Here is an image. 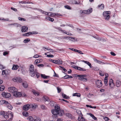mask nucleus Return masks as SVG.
Listing matches in <instances>:
<instances>
[{
	"label": "nucleus",
	"instance_id": "f257e3e1",
	"mask_svg": "<svg viewBox=\"0 0 121 121\" xmlns=\"http://www.w3.org/2000/svg\"><path fill=\"white\" fill-rule=\"evenodd\" d=\"M54 109L52 110V112L55 118L57 117L58 115L60 116H63L64 113L63 110L60 109L59 106L58 105H55Z\"/></svg>",
	"mask_w": 121,
	"mask_h": 121
},
{
	"label": "nucleus",
	"instance_id": "f03ea898",
	"mask_svg": "<svg viewBox=\"0 0 121 121\" xmlns=\"http://www.w3.org/2000/svg\"><path fill=\"white\" fill-rule=\"evenodd\" d=\"M8 90L9 92H11L13 94V96L16 97L17 96L16 95H17L18 92H17V89L13 86L9 88Z\"/></svg>",
	"mask_w": 121,
	"mask_h": 121
},
{
	"label": "nucleus",
	"instance_id": "7ed1b4c3",
	"mask_svg": "<svg viewBox=\"0 0 121 121\" xmlns=\"http://www.w3.org/2000/svg\"><path fill=\"white\" fill-rule=\"evenodd\" d=\"M74 75V76L75 77H78V79L81 81L86 82L87 80V78H85L87 76L86 75L82 74L78 75L77 74H75Z\"/></svg>",
	"mask_w": 121,
	"mask_h": 121
},
{
	"label": "nucleus",
	"instance_id": "20e7f679",
	"mask_svg": "<svg viewBox=\"0 0 121 121\" xmlns=\"http://www.w3.org/2000/svg\"><path fill=\"white\" fill-rule=\"evenodd\" d=\"M37 71L36 69L34 70V66L33 65H30L29 69V73L31 76H34L35 75V73Z\"/></svg>",
	"mask_w": 121,
	"mask_h": 121
},
{
	"label": "nucleus",
	"instance_id": "39448f33",
	"mask_svg": "<svg viewBox=\"0 0 121 121\" xmlns=\"http://www.w3.org/2000/svg\"><path fill=\"white\" fill-rule=\"evenodd\" d=\"M76 112L79 115L78 118V121H86V120L83 117V115L80 111L77 110Z\"/></svg>",
	"mask_w": 121,
	"mask_h": 121
},
{
	"label": "nucleus",
	"instance_id": "423d86ee",
	"mask_svg": "<svg viewBox=\"0 0 121 121\" xmlns=\"http://www.w3.org/2000/svg\"><path fill=\"white\" fill-rule=\"evenodd\" d=\"M110 13V12L109 11H104L103 12V15L105 20H108L109 19Z\"/></svg>",
	"mask_w": 121,
	"mask_h": 121
},
{
	"label": "nucleus",
	"instance_id": "0eeeda50",
	"mask_svg": "<svg viewBox=\"0 0 121 121\" xmlns=\"http://www.w3.org/2000/svg\"><path fill=\"white\" fill-rule=\"evenodd\" d=\"M8 112L4 111H0V115H2L5 119H8L9 118V112Z\"/></svg>",
	"mask_w": 121,
	"mask_h": 121
},
{
	"label": "nucleus",
	"instance_id": "6e6552de",
	"mask_svg": "<svg viewBox=\"0 0 121 121\" xmlns=\"http://www.w3.org/2000/svg\"><path fill=\"white\" fill-rule=\"evenodd\" d=\"M98 88H99L102 85V81L100 80H97L95 82Z\"/></svg>",
	"mask_w": 121,
	"mask_h": 121
},
{
	"label": "nucleus",
	"instance_id": "1a4fd4ad",
	"mask_svg": "<svg viewBox=\"0 0 121 121\" xmlns=\"http://www.w3.org/2000/svg\"><path fill=\"white\" fill-rule=\"evenodd\" d=\"M13 80L14 82L20 83L22 82V79L19 77H16L13 79Z\"/></svg>",
	"mask_w": 121,
	"mask_h": 121
},
{
	"label": "nucleus",
	"instance_id": "9d476101",
	"mask_svg": "<svg viewBox=\"0 0 121 121\" xmlns=\"http://www.w3.org/2000/svg\"><path fill=\"white\" fill-rule=\"evenodd\" d=\"M1 95L3 97L7 98H9L11 96V95L10 93L4 92L2 93Z\"/></svg>",
	"mask_w": 121,
	"mask_h": 121
},
{
	"label": "nucleus",
	"instance_id": "9b49d317",
	"mask_svg": "<svg viewBox=\"0 0 121 121\" xmlns=\"http://www.w3.org/2000/svg\"><path fill=\"white\" fill-rule=\"evenodd\" d=\"M9 117H10L9 119L8 120H6L5 121H11L12 120L13 116V113L10 111L9 112Z\"/></svg>",
	"mask_w": 121,
	"mask_h": 121
},
{
	"label": "nucleus",
	"instance_id": "f8f14e48",
	"mask_svg": "<svg viewBox=\"0 0 121 121\" xmlns=\"http://www.w3.org/2000/svg\"><path fill=\"white\" fill-rule=\"evenodd\" d=\"M21 31L22 32H27L28 30V27L25 26H22L21 28Z\"/></svg>",
	"mask_w": 121,
	"mask_h": 121
},
{
	"label": "nucleus",
	"instance_id": "ddd939ff",
	"mask_svg": "<svg viewBox=\"0 0 121 121\" xmlns=\"http://www.w3.org/2000/svg\"><path fill=\"white\" fill-rule=\"evenodd\" d=\"M16 95L17 96V97H20L21 96L23 97H26L27 96V95L25 93H21L20 92H18L17 95Z\"/></svg>",
	"mask_w": 121,
	"mask_h": 121
},
{
	"label": "nucleus",
	"instance_id": "4468645a",
	"mask_svg": "<svg viewBox=\"0 0 121 121\" xmlns=\"http://www.w3.org/2000/svg\"><path fill=\"white\" fill-rule=\"evenodd\" d=\"M30 107L29 104H26L24 105L23 107V110L25 111H27L30 108Z\"/></svg>",
	"mask_w": 121,
	"mask_h": 121
},
{
	"label": "nucleus",
	"instance_id": "2eb2a0df",
	"mask_svg": "<svg viewBox=\"0 0 121 121\" xmlns=\"http://www.w3.org/2000/svg\"><path fill=\"white\" fill-rule=\"evenodd\" d=\"M69 49L70 50H71L72 51L78 52L80 54H83V53H82V51H80V50H77L76 49H74V48H69Z\"/></svg>",
	"mask_w": 121,
	"mask_h": 121
},
{
	"label": "nucleus",
	"instance_id": "dca6fc26",
	"mask_svg": "<svg viewBox=\"0 0 121 121\" xmlns=\"http://www.w3.org/2000/svg\"><path fill=\"white\" fill-rule=\"evenodd\" d=\"M109 86L112 87L114 86V84L113 82V81L112 79H110L109 80Z\"/></svg>",
	"mask_w": 121,
	"mask_h": 121
},
{
	"label": "nucleus",
	"instance_id": "f3484780",
	"mask_svg": "<svg viewBox=\"0 0 121 121\" xmlns=\"http://www.w3.org/2000/svg\"><path fill=\"white\" fill-rule=\"evenodd\" d=\"M94 38L96 39L97 40H98L99 41H101L103 42L106 41V40L103 38V37H94Z\"/></svg>",
	"mask_w": 121,
	"mask_h": 121
},
{
	"label": "nucleus",
	"instance_id": "a211bd4d",
	"mask_svg": "<svg viewBox=\"0 0 121 121\" xmlns=\"http://www.w3.org/2000/svg\"><path fill=\"white\" fill-rule=\"evenodd\" d=\"M5 104L9 109L11 110L12 108V106L7 101Z\"/></svg>",
	"mask_w": 121,
	"mask_h": 121
},
{
	"label": "nucleus",
	"instance_id": "6ab92c4d",
	"mask_svg": "<svg viewBox=\"0 0 121 121\" xmlns=\"http://www.w3.org/2000/svg\"><path fill=\"white\" fill-rule=\"evenodd\" d=\"M43 100L44 101H50V99H49L48 97L46 96H44L43 97Z\"/></svg>",
	"mask_w": 121,
	"mask_h": 121
},
{
	"label": "nucleus",
	"instance_id": "aec40b11",
	"mask_svg": "<svg viewBox=\"0 0 121 121\" xmlns=\"http://www.w3.org/2000/svg\"><path fill=\"white\" fill-rule=\"evenodd\" d=\"M22 85L25 88H28V84L26 81H24Z\"/></svg>",
	"mask_w": 121,
	"mask_h": 121
},
{
	"label": "nucleus",
	"instance_id": "412c9836",
	"mask_svg": "<svg viewBox=\"0 0 121 121\" xmlns=\"http://www.w3.org/2000/svg\"><path fill=\"white\" fill-rule=\"evenodd\" d=\"M30 108H32L33 109H35L36 107H37V105L35 104H29Z\"/></svg>",
	"mask_w": 121,
	"mask_h": 121
},
{
	"label": "nucleus",
	"instance_id": "4be33fe9",
	"mask_svg": "<svg viewBox=\"0 0 121 121\" xmlns=\"http://www.w3.org/2000/svg\"><path fill=\"white\" fill-rule=\"evenodd\" d=\"M70 37H71V38H70V39H69L70 40L72 41L73 42H75V41H77V39L75 37H72L70 36Z\"/></svg>",
	"mask_w": 121,
	"mask_h": 121
},
{
	"label": "nucleus",
	"instance_id": "5701e85b",
	"mask_svg": "<svg viewBox=\"0 0 121 121\" xmlns=\"http://www.w3.org/2000/svg\"><path fill=\"white\" fill-rule=\"evenodd\" d=\"M19 68V66L17 65H13V67L12 68V70H16L17 69Z\"/></svg>",
	"mask_w": 121,
	"mask_h": 121
},
{
	"label": "nucleus",
	"instance_id": "b1692460",
	"mask_svg": "<svg viewBox=\"0 0 121 121\" xmlns=\"http://www.w3.org/2000/svg\"><path fill=\"white\" fill-rule=\"evenodd\" d=\"M42 60L40 59H38V60H36L34 62V64L35 65H37L38 63H39L41 62Z\"/></svg>",
	"mask_w": 121,
	"mask_h": 121
},
{
	"label": "nucleus",
	"instance_id": "393cba45",
	"mask_svg": "<svg viewBox=\"0 0 121 121\" xmlns=\"http://www.w3.org/2000/svg\"><path fill=\"white\" fill-rule=\"evenodd\" d=\"M41 76L42 78L45 79H47L48 78H49L50 77L49 76H46L45 74H41Z\"/></svg>",
	"mask_w": 121,
	"mask_h": 121
},
{
	"label": "nucleus",
	"instance_id": "a878e982",
	"mask_svg": "<svg viewBox=\"0 0 121 121\" xmlns=\"http://www.w3.org/2000/svg\"><path fill=\"white\" fill-rule=\"evenodd\" d=\"M14 25V26L18 27H20L21 25L18 24L17 23H13V24H11L9 25Z\"/></svg>",
	"mask_w": 121,
	"mask_h": 121
},
{
	"label": "nucleus",
	"instance_id": "bb28decb",
	"mask_svg": "<svg viewBox=\"0 0 121 121\" xmlns=\"http://www.w3.org/2000/svg\"><path fill=\"white\" fill-rule=\"evenodd\" d=\"M7 101L5 100H1L0 101V105H2L4 104H5Z\"/></svg>",
	"mask_w": 121,
	"mask_h": 121
},
{
	"label": "nucleus",
	"instance_id": "cd10ccee",
	"mask_svg": "<svg viewBox=\"0 0 121 121\" xmlns=\"http://www.w3.org/2000/svg\"><path fill=\"white\" fill-rule=\"evenodd\" d=\"M121 84V82L119 80L117 81L116 83V85L117 87H119Z\"/></svg>",
	"mask_w": 121,
	"mask_h": 121
},
{
	"label": "nucleus",
	"instance_id": "c85d7f7f",
	"mask_svg": "<svg viewBox=\"0 0 121 121\" xmlns=\"http://www.w3.org/2000/svg\"><path fill=\"white\" fill-rule=\"evenodd\" d=\"M34 121H42L39 117L36 116L34 117Z\"/></svg>",
	"mask_w": 121,
	"mask_h": 121
},
{
	"label": "nucleus",
	"instance_id": "c756f323",
	"mask_svg": "<svg viewBox=\"0 0 121 121\" xmlns=\"http://www.w3.org/2000/svg\"><path fill=\"white\" fill-rule=\"evenodd\" d=\"M89 114L90 116L92 117V118L94 120H96L97 119V118L92 114L90 113H89Z\"/></svg>",
	"mask_w": 121,
	"mask_h": 121
},
{
	"label": "nucleus",
	"instance_id": "7c9ffc66",
	"mask_svg": "<svg viewBox=\"0 0 121 121\" xmlns=\"http://www.w3.org/2000/svg\"><path fill=\"white\" fill-rule=\"evenodd\" d=\"M22 114L24 116L26 117H27L29 116L27 112L26 111L23 112L22 113Z\"/></svg>",
	"mask_w": 121,
	"mask_h": 121
},
{
	"label": "nucleus",
	"instance_id": "2f4dec72",
	"mask_svg": "<svg viewBox=\"0 0 121 121\" xmlns=\"http://www.w3.org/2000/svg\"><path fill=\"white\" fill-rule=\"evenodd\" d=\"M94 61L96 62L99 63V64H100L101 63V62H102V61H101L100 60H99L96 59L95 58H94L93 59Z\"/></svg>",
	"mask_w": 121,
	"mask_h": 121
},
{
	"label": "nucleus",
	"instance_id": "473e14b6",
	"mask_svg": "<svg viewBox=\"0 0 121 121\" xmlns=\"http://www.w3.org/2000/svg\"><path fill=\"white\" fill-rule=\"evenodd\" d=\"M33 93L35 95L38 96L39 94V93L36 91L33 90L32 91Z\"/></svg>",
	"mask_w": 121,
	"mask_h": 121
},
{
	"label": "nucleus",
	"instance_id": "72a5a7b5",
	"mask_svg": "<svg viewBox=\"0 0 121 121\" xmlns=\"http://www.w3.org/2000/svg\"><path fill=\"white\" fill-rule=\"evenodd\" d=\"M98 7L100 8L101 9H103L104 8V6L103 4H101L100 5H99Z\"/></svg>",
	"mask_w": 121,
	"mask_h": 121
},
{
	"label": "nucleus",
	"instance_id": "f704fd0d",
	"mask_svg": "<svg viewBox=\"0 0 121 121\" xmlns=\"http://www.w3.org/2000/svg\"><path fill=\"white\" fill-rule=\"evenodd\" d=\"M62 96L63 98L64 99H67L69 98L68 96H67L66 95L64 94L63 93L62 94Z\"/></svg>",
	"mask_w": 121,
	"mask_h": 121
},
{
	"label": "nucleus",
	"instance_id": "c9c22d12",
	"mask_svg": "<svg viewBox=\"0 0 121 121\" xmlns=\"http://www.w3.org/2000/svg\"><path fill=\"white\" fill-rule=\"evenodd\" d=\"M73 96H77L78 97H79L81 95L80 94L76 93H73Z\"/></svg>",
	"mask_w": 121,
	"mask_h": 121
},
{
	"label": "nucleus",
	"instance_id": "e433bc0d",
	"mask_svg": "<svg viewBox=\"0 0 121 121\" xmlns=\"http://www.w3.org/2000/svg\"><path fill=\"white\" fill-rule=\"evenodd\" d=\"M5 87L3 86V85H0V91H2L4 90Z\"/></svg>",
	"mask_w": 121,
	"mask_h": 121
},
{
	"label": "nucleus",
	"instance_id": "4c0bfd02",
	"mask_svg": "<svg viewBox=\"0 0 121 121\" xmlns=\"http://www.w3.org/2000/svg\"><path fill=\"white\" fill-rule=\"evenodd\" d=\"M86 10L87 12V14H89L92 12V8H90Z\"/></svg>",
	"mask_w": 121,
	"mask_h": 121
},
{
	"label": "nucleus",
	"instance_id": "58836bf2",
	"mask_svg": "<svg viewBox=\"0 0 121 121\" xmlns=\"http://www.w3.org/2000/svg\"><path fill=\"white\" fill-rule=\"evenodd\" d=\"M82 61L83 62H84L85 63L87 64L89 66H90L91 65V64L88 61H87L83 60Z\"/></svg>",
	"mask_w": 121,
	"mask_h": 121
},
{
	"label": "nucleus",
	"instance_id": "ea45409f",
	"mask_svg": "<svg viewBox=\"0 0 121 121\" xmlns=\"http://www.w3.org/2000/svg\"><path fill=\"white\" fill-rule=\"evenodd\" d=\"M78 70L81 71H86V70L83 68H81L79 67Z\"/></svg>",
	"mask_w": 121,
	"mask_h": 121
},
{
	"label": "nucleus",
	"instance_id": "a19ab883",
	"mask_svg": "<svg viewBox=\"0 0 121 121\" xmlns=\"http://www.w3.org/2000/svg\"><path fill=\"white\" fill-rule=\"evenodd\" d=\"M19 2L20 3H21L22 4H30V3H32L33 4V3L32 2H26V1H19Z\"/></svg>",
	"mask_w": 121,
	"mask_h": 121
},
{
	"label": "nucleus",
	"instance_id": "79ce46f5",
	"mask_svg": "<svg viewBox=\"0 0 121 121\" xmlns=\"http://www.w3.org/2000/svg\"><path fill=\"white\" fill-rule=\"evenodd\" d=\"M54 28L55 29L58 30H59L61 32H63L64 31V30H62V28L60 27H54Z\"/></svg>",
	"mask_w": 121,
	"mask_h": 121
},
{
	"label": "nucleus",
	"instance_id": "37998d69",
	"mask_svg": "<svg viewBox=\"0 0 121 121\" xmlns=\"http://www.w3.org/2000/svg\"><path fill=\"white\" fill-rule=\"evenodd\" d=\"M27 119L28 120L31 121H33V120H34L33 117L31 116L27 118Z\"/></svg>",
	"mask_w": 121,
	"mask_h": 121
},
{
	"label": "nucleus",
	"instance_id": "c03bdc74",
	"mask_svg": "<svg viewBox=\"0 0 121 121\" xmlns=\"http://www.w3.org/2000/svg\"><path fill=\"white\" fill-rule=\"evenodd\" d=\"M30 41V39H24V42L25 43H27V42H29Z\"/></svg>",
	"mask_w": 121,
	"mask_h": 121
},
{
	"label": "nucleus",
	"instance_id": "a18cd8bd",
	"mask_svg": "<svg viewBox=\"0 0 121 121\" xmlns=\"http://www.w3.org/2000/svg\"><path fill=\"white\" fill-rule=\"evenodd\" d=\"M62 64V61L60 59L57 60V64L59 65Z\"/></svg>",
	"mask_w": 121,
	"mask_h": 121
},
{
	"label": "nucleus",
	"instance_id": "49530a36",
	"mask_svg": "<svg viewBox=\"0 0 121 121\" xmlns=\"http://www.w3.org/2000/svg\"><path fill=\"white\" fill-rule=\"evenodd\" d=\"M7 71L6 70H3L2 72V74L3 75L4 74H8Z\"/></svg>",
	"mask_w": 121,
	"mask_h": 121
},
{
	"label": "nucleus",
	"instance_id": "de8ad7c7",
	"mask_svg": "<svg viewBox=\"0 0 121 121\" xmlns=\"http://www.w3.org/2000/svg\"><path fill=\"white\" fill-rule=\"evenodd\" d=\"M72 4H78L79 3L75 0H73L72 1Z\"/></svg>",
	"mask_w": 121,
	"mask_h": 121
},
{
	"label": "nucleus",
	"instance_id": "09e8293b",
	"mask_svg": "<svg viewBox=\"0 0 121 121\" xmlns=\"http://www.w3.org/2000/svg\"><path fill=\"white\" fill-rule=\"evenodd\" d=\"M66 115L67 116L70 118H71L72 117V115L69 113H66Z\"/></svg>",
	"mask_w": 121,
	"mask_h": 121
},
{
	"label": "nucleus",
	"instance_id": "8fccbe9b",
	"mask_svg": "<svg viewBox=\"0 0 121 121\" xmlns=\"http://www.w3.org/2000/svg\"><path fill=\"white\" fill-rule=\"evenodd\" d=\"M40 107L41 109H46L47 108L44 105H41Z\"/></svg>",
	"mask_w": 121,
	"mask_h": 121
},
{
	"label": "nucleus",
	"instance_id": "3c124183",
	"mask_svg": "<svg viewBox=\"0 0 121 121\" xmlns=\"http://www.w3.org/2000/svg\"><path fill=\"white\" fill-rule=\"evenodd\" d=\"M49 13H50V16L51 17L57 15L56 13H52V12H49Z\"/></svg>",
	"mask_w": 121,
	"mask_h": 121
},
{
	"label": "nucleus",
	"instance_id": "603ef678",
	"mask_svg": "<svg viewBox=\"0 0 121 121\" xmlns=\"http://www.w3.org/2000/svg\"><path fill=\"white\" fill-rule=\"evenodd\" d=\"M18 18L19 20H20L21 21H26V19H25L23 18L19 17H18Z\"/></svg>",
	"mask_w": 121,
	"mask_h": 121
},
{
	"label": "nucleus",
	"instance_id": "864d4df0",
	"mask_svg": "<svg viewBox=\"0 0 121 121\" xmlns=\"http://www.w3.org/2000/svg\"><path fill=\"white\" fill-rule=\"evenodd\" d=\"M59 67H60V69H61V70H63L65 72H66L67 71L66 69H65L63 68V67L60 66Z\"/></svg>",
	"mask_w": 121,
	"mask_h": 121
},
{
	"label": "nucleus",
	"instance_id": "5fc2aeb1",
	"mask_svg": "<svg viewBox=\"0 0 121 121\" xmlns=\"http://www.w3.org/2000/svg\"><path fill=\"white\" fill-rule=\"evenodd\" d=\"M65 8L68 9H70L71 8L68 5H65L64 6Z\"/></svg>",
	"mask_w": 121,
	"mask_h": 121
},
{
	"label": "nucleus",
	"instance_id": "6e6d98bb",
	"mask_svg": "<svg viewBox=\"0 0 121 121\" xmlns=\"http://www.w3.org/2000/svg\"><path fill=\"white\" fill-rule=\"evenodd\" d=\"M71 67L72 68L78 70L79 67H78V66H76L75 65H72L71 66Z\"/></svg>",
	"mask_w": 121,
	"mask_h": 121
},
{
	"label": "nucleus",
	"instance_id": "4d7b16f0",
	"mask_svg": "<svg viewBox=\"0 0 121 121\" xmlns=\"http://www.w3.org/2000/svg\"><path fill=\"white\" fill-rule=\"evenodd\" d=\"M99 74L101 76H103L104 74V73L103 72L101 71H99Z\"/></svg>",
	"mask_w": 121,
	"mask_h": 121
},
{
	"label": "nucleus",
	"instance_id": "13d9d810",
	"mask_svg": "<svg viewBox=\"0 0 121 121\" xmlns=\"http://www.w3.org/2000/svg\"><path fill=\"white\" fill-rule=\"evenodd\" d=\"M54 102L53 101L51 100L50 101L49 104L52 106L54 105Z\"/></svg>",
	"mask_w": 121,
	"mask_h": 121
},
{
	"label": "nucleus",
	"instance_id": "bf43d9fd",
	"mask_svg": "<svg viewBox=\"0 0 121 121\" xmlns=\"http://www.w3.org/2000/svg\"><path fill=\"white\" fill-rule=\"evenodd\" d=\"M36 75V76L38 78L39 77V73L37 72V71H36V72L35 73V75Z\"/></svg>",
	"mask_w": 121,
	"mask_h": 121
},
{
	"label": "nucleus",
	"instance_id": "052dcab7",
	"mask_svg": "<svg viewBox=\"0 0 121 121\" xmlns=\"http://www.w3.org/2000/svg\"><path fill=\"white\" fill-rule=\"evenodd\" d=\"M104 119L105 121H108L110 119L108 117H104Z\"/></svg>",
	"mask_w": 121,
	"mask_h": 121
},
{
	"label": "nucleus",
	"instance_id": "680f3d73",
	"mask_svg": "<svg viewBox=\"0 0 121 121\" xmlns=\"http://www.w3.org/2000/svg\"><path fill=\"white\" fill-rule=\"evenodd\" d=\"M92 69L95 70H99V69L97 67H94Z\"/></svg>",
	"mask_w": 121,
	"mask_h": 121
},
{
	"label": "nucleus",
	"instance_id": "e2e57ef3",
	"mask_svg": "<svg viewBox=\"0 0 121 121\" xmlns=\"http://www.w3.org/2000/svg\"><path fill=\"white\" fill-rule=\"evenodd\" d=\"M63 36L57 37L56 38L59 40L63 39Z\"/></svg>",
	"mask_w": 121,
	"mask_h": 121
},
{
	"label": "nucleus",
	"instance_id": "0e129e2a",
	"mask_svg": "<svg viewBox=\"0 0 121 121\" xmlns=\"http://www.w3.org/2000/svg\"><path fill=\"white\" fill-rule=\"evenodd\" d=\"M57 91L58 93H59L61 91V89L59 87H58L57 88Z\"/></svg>",
	"mask_w": 121,
	"mask_h": 121
},
{
	"label": "nucleus",
	"instance_id": "69168bd1",
	"mask_svg": "<svg viewBox=\"0 0 121 121\" xmlns=\"http://www.w3.org/2000/svg\"><path fill=\"white\" fill-rule=\"evenodd\" d=\"M37 66L40 68L41 67H43L44 66V65L42 64H40L37 65Z\"/></svg>",
	"mask_w": 121,
	"mask_h": 121
},
{
	"label": "nucleus",
	"instance_id": "338daca9",
	"mask_svg": "<svg viewBox=\"0 0 121 121\" xmlns=\"http://www.w3.org/2000/svg\"><path fill=\"white\" fill-rule=\"evenodd\" d=\"M31 34H30L31 35L32 34H38V33L37 31H33L31 32Z\"/></svg>",
	"mask_w": 121,
	"mask_h": 121
},
{
	"label": "nucleus",
	"instance_id": "774afa93",
	"mask_svg": "<svg viewBox=\"0 0 121 121\" xmlns=\"http://www.w3.org/2000/svg\"><path fill=\"white\" fill-rule=\"evenodd\" d=\"M47 56L49 57H53V56L52 55H46Z\"/></svg>",
	"mask_w": 121,
	"mask_h": 121
}]
</instances>
